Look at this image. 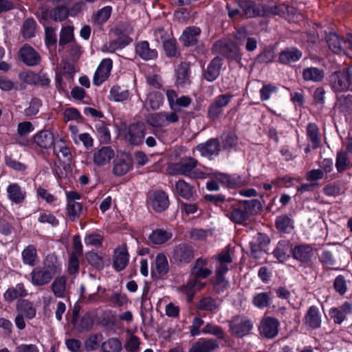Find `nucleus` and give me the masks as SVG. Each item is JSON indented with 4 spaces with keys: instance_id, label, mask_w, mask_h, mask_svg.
<instances>
[{
    "instance_id": "f03ea898",
    "label": "nucleus",
    "mask_w": 352,
    "mask_h": 352,
    "mask_svg": "<svg viewBox=\"0 0 352 352\" xmlns=\"http://www.w3.org/2000/svg\"><path fill=\"white\" fill-rule=\"evenodd\" d=\"M118 135L133 146H139L144 142L145 127L141 124H132L126 126L121 124L118 128Z\"/></svg>"
},
{
    "instance_id": "6e6d98bb",
    "label": "nucleus",
    "mask_w": 352,
    "mask_h": 352,
    "mask_svg": "<svg viewBox=\"0 0 352 352\" xmlns=\"http://www.w3.org/2000/svg\"><path fill=\"white\" fill-rule=\"evenodd\" d=\"M67 210L70 218H78L82 212V206L77 201H67Z\"/></svg>"
},
{
    "instance_id": "7ed1b4c3",
    "label": "nucleus",
    "mask_w": 352,
    "mask_h": 352,
    "mask_svg": "<svg viewBox=\"0 0 352 352\" xmlns=\"http://www.w3.org/2000/svg\"><path fill=\"white\" fill-rule=\"evenodd\" d=\"M228 322L230 333L237 338L249 334L253 328L252 321L244 316H235Z\"/></svg>"
},
{
    "instance_id": "ea45409f",
    "label": "nucleus",
    "mask_w": 352,
    "mask_h": 352,
    "mask_svg": "<svg viewBox=\"0 0 352 352\" xmlns=\"http://www.w3.org/2000/svg\"><path fill=\"white\" fill-rule=\"evenodd\" d=\"M307 135L312 148H318L321 141L318 127L314 123H309L307 126Z\"/></svg>"
},
{
    "instance_id": "ddd939ff",
    "label": "nucleus",
    "mask_w": 352,
    "mask_h": 352,
    "mask_svg": "<svg viewBox=\"0 0 352 352\" xmlns=\"http://www.w3.org/2000/svg\"><path fill=\"white\" fill-rule=\"evenodd\" d=\"M148 204L155 211L161 212L168 207V197L162 190L155 191L149 198Z\"/></svg>"
},
{
    "instance_id": "603ef678",
    "label": "nucleus",
    "mask_w": 352,
    "mask_h": 352,
    "mask_svg": "<svg viewBox=\"0 0 352 352\" xmlns=\"http://www.w3.org/2000/svg\"><path fill=\"white\" fill-rule=\"evenodd\" d=\"M129 45V41L125 39L124 41H120L118 38L114 41H111L108 43L102 45L101 51L104 53H113L116 50H122Z\"/></svg>"
},
{
    "instance_id": "338daca9",
    "label": "nucleus",
    "mask_w": 352,
    "mask_h": 352,
    "mask_svg": "<svg viewBox=\"0 0 352 352\" xmlns=\"http://www.w3.org/2000/svg\"><path fill=\"white\" fill-rule=\"evenodd\" d=\"M199 307L203 310L213 311L218 308V305L214 299L207 297L200 300Z\"/></svg>"
},
{
    "instance_id": "f257e3e1",
    "label": "nucleus",
    "mask_w": 352,
    "mask_h": 352,
    "mask_svg": "<svg viewBox=\"0 0 352 352\" xmlns=\"http://www.w3.org/2000/svg\"><path fill=\"white\" fill-rule=\"evenodd\" d=\"M197 161L192 157L182 159L180 162L170 165L169 173L174 175H183L193 178H206V174L196 169Z\"/></svg>"
},
{
    "instance_id": "f8f14e48",
    "label": "nucleus",
    "mask_w": 352,
    "mask_h": 352,
    "mask_svg": "<svg viewBox=\"0 0 352 352\" xmlns=\"http://www.w3.org/2000/svg\"><path fill=\"white\" fill-rule=\"evenodd\" d=\"M194 258V251L192 246L186 243H181L175 246L173 250V258L179 263H189Z\"/></svg>"
},
{
    "instance_id": "b1692460",
    "label": "nucleus",
    "mask_w": 352,
    "mask_h": 352,
    "mask_svg": "<svg viewBox=\"0 0 352 352\" xmlns=\"http://www.w3.org/2000/svg\"><path fill=\"white\" fill-rule=\"evenodd\" d=\"M33 139L34 143L43 148L51 147L56 141L54 134L48 130H42L36 133Z\"/></svg>"
},
{
    "instance_id": "c9c22d12",
    "label": "nucleus",
    "mask_w": 352,
    "mask_h": 352,
    "mask_svg": "<svg viewBox=\"0 0 352 352\" xmlns=\"http://www.w3.org/2000/svg\"><path fill=\"white\" fill-rule=\"evenodd\" d=\"M164 95L160 91L150 92L145 101V107H149L153 110L157 109L164 102Z\"/></svg>"
},
{
    "instance_id": "69168bd1",
    "label": "nucleus",
    "mask_w": 352,
    "mask_h": 352,
    "mask_svg": "<svg viewBox=\"0 0 352 352\" xmlns=\"http://www.w3.org/2000/svg\"><path fill=\"white\" fill-rule=\"evenodd\" d=\"M349 165L347 154L346 152H339L337 155L336 166L338 172L345 170Z\"/></svg>"
},
{
    "instance_id": "a878e982",
    "label": "nucleus",
    "mask_w": 352,
    "mask_h": 352,
    "mask_svg": "<svg viewBox=\"0 0 352 352\" xmlns=\"http://www.w3.org/2000/svg\"><path fill=\"white\" fill-rule=\"evenodd\" d=\"M166 96L171 109L176 107H187L191 103V99L188 96H182L178 98L177 93L172 89L166 91Z\"/></svg>"
},
{
    "instance_id": "423d86ee",
    "label": "nucleus",
    "mask_w": 352,
    "mask_h": 352,
    "mask_svg": "<svg viewBox=\"0 0 352 352\" xmlns=\"http://www.w3.org/2000/svg\"><path fill=\"white\" fill-rule=\"evenodd\" d=\"M129 262V254L126 244L116 248L112 255V265L116 272L124 270Z\"/></svg>"
},
{
    "instance_id": "6ab92c4d",
    "label": "nucleus",
    "mask_w": 352,
    "mask_h": 352,
    "mask_svg": "<svg viewBox=\"0 0 352 352\" xmlns=\"http://www.w3.org/2000/svg\"><path fill=\"white\" fill-rule=\"evenodd\" d=\"M321 322V315L319 309L316 306H311L305 315V324L310 329H315L320 327Z\"/></svg>"
},
{
    "instance_id": "72a5a7b5",
    "label": "nucleus",
    "mask_w": 352,
    "mask_h": 352,
    "mask_svg": "<svg viewBox=\"0 0 352 352\" xmlns=\"http://www.w3.org/2000/svg\"><path fill=\"white\" fill-rule=\"evenodd\" d=\"M23 263L29 266H34L38 261L36 249L33 245H29L21 252Z\"/></svg>"
},
{
    "instance_id": "4be33fe9",
    "label": "nucleus",
    "mask_w": 352,
    "mask_h": 352,
    "mask_svg": "<svg viewBox=\"0 0 352 352\" xmlns=\"http://www.w3.org/2000/svg\"><path fill=\"white\" fill-rule=\"evenodd\" d=\"M329 49L335 54H346V41L342 40L336 33H330L327 38Z\"/></svg>"
},
{
    "instance_id": "c03bdc74",
    "label": "nucleus",
    "mask_w": 352,
    "mask_h": 352,
    "mask_svg": "<svg viewBox=\"0 0 352 352\" xmlns=\"http://www.w3.org/2000/svg\"><path fill=\"white\" fill-rule=\"evenodd\" d=\"M204 283L197 280L195 278L188 281V283L182 287V291L185 293L188 298V301L191 300L196 290H200L204 287Z\"/></svg>"
},
{
    "instance_id": "de8ad7c7",
    "label": "nucleus",
    "mask_w": 352,
    "mask_h": 352,
    "mask_svg": "<svg viewBox=\"0 0 352 352\" xmlns=\"http://www.w3.org/2000/svg\"><path fill=\"white\" fill-rule=\"evenodd\" d=\"M122 348L121 341L116 338H109L103 342L101 345L102 352H119Z\"/></svg>"
},
{
    "instance_id": "cd10ccee",
    "label": "nucleus",
    "mask_w": 352,
    "mask_h": 352,
    "mask_svg": "<svg viewBox=\"0 0 352 352\" xmlns=\"http://www.w3.org/2000/svg\"><path fill=\"white\" fill-rule=\"evenodd\" d=\"M131 166V158L128 155H123L115 163L113 173L118 176L124 175L129 171Z\"/></svg>"
},
{
    "instance_id": "1a4fd4ad",
    "label": "nucleus",
    "mask_w": 352,
    "mask_h": 352,
    "mask_svg": "<svg viewBox=\"0 0 352 352\" xmlns=\"http://www.w3.org/2000/svg\"><path fill=\"white\" fill-rule=\"evenodd\" d=\"M329 82L333 91L337 93L346 91L350 88L344 71L332 73L329 76Z\"/></svg>"
},
{
    "instance_id": "13d9d810",
    "label": "nucleus",
    "mask_w": 352,
    "mask_h": 352,
    "mask_svg": "<svg viewBox=\"0 0 352 352\" xmlns=\"http://www.w3.org/2000/svg\"><path fill=\"white\" fill-rule=\"evenodd\" d=\"M86 258L88 263L98 269H102L104 263L102 257L96 252H89L86 254Z\"/></svg>"
},
{
    "instance_id": "9d476101",
    "label": "nucleus",
    "mask_w": 352,
    "mask_h": 352,
    "mask_svg": "<svg viewBox=\"0 0 352 352\" xmlns=\"http://www.w3.org/2000/svg\"><path fill=\"white\" fill-rule=\"evenodd\" d=\"M212 177L214 180L227 185L228 188H233L245 186L248 182L239 175H229L218 172L213 173Z\"/></svg>"
},
{
    "instance_id": "f704fd0d",
    "label": "nucleus",
    "mask_w": 352,
    "mask_h": 352,
    "mask_svg": "<svg viewBox=\"0 0 352 352\" xmlns=\"http://www.w3.org/2000/svg\"><path fill=\"white\" fill-rule=\"evenodd\" d=\"M324 71L314 67H307L302 72L303 79L306 81L320 82L324 78Z\"/></svg>"
},
{
    "instance_id": "393cba45",
    "label": "nucleus",
    "mask_w": 352,
    "mask_h": 352,
    "mask_svg": "<svg viewBox=\"0 0 352 352\" xmlns=\"http://www.w3.org/2000/svg\"><path fill=\"white\" fill-rule=\"evenodd\" d=\"M218 347L217 342L213 339H199L192 345L188 352H212Z\"/></svg>"
},
{
    "instance_id": "bf43d9fd",
    "label": "nucleus",
    "mask_w": 352,
    "mask_h": 352,
    "mask_svg": "<svg viewBox=\"0 0 352 352\" xmlns=\"http://www.w3.org/2000/svg\"><path fill=\"white\" fill-rule=\"evenodd\" d=\"M36 22L31 19H27L23 25V34L25 38L34 36L36 32Z\"/></svg>"
},
{
    "instance_id": "20e7f679",
    "label": "nucleus",
    "mask_w": 352,
    "mask_h": 352,
    "mask_svg": "<svg viewBox=\"0 0 352 352\" xmlns=\"http://www.w3.org/2000/svg\"><path fill=\"white\" fill-rule=\"evenodd\" d=\"M56 265L46 267H37L30 273L31 282L34 285L41 286L47 284L56 273Z\"/></svg>"
},
{
    "instance_id": "052dcab7",
    "label": "nucleus",
    "mask_w": 352,
    "mask_h": 352,
    "mask_svg": "<svg viewBox=\"0 0 352 352\" xmlns=\"http://www.w3.org/2000/svg\"><path fill=\"white\" fill-rule=\"evenodd\" d=\"M96 129L101 142H108L111 139L110 132L107 126L102 122L96 125Z\"/></svg>"
},
{
    "instance_id": "0eeeda50",
    "label": "nucleus",
    "mask_w": 352,
    "mask_h": 352,
    "mask_svg": "<svg viewBox=\"0 0 352 352\" xmlns=\"http://www.w3.org/2000/svg\"><path fill=\"white\" fill-rule=\"evenodd\" d=\"M113 68V60L109 58H103L99 63L93 77V83L100 86L109 77Z\"/></svg>"
},
{
    "instance_id": "37998d69",
    "label": "nucleus",
    "mask_w": 352,
    "mask_h": 352,
    "mask_svg": "<svg viewBox=\"0 0 352 352\" xmlns=\"http://www.w3.org/2000/svg\"><path fill=\"white\" fill-rule=\"evenodd\" d=\"M175 189L177 194L185 199H190L193 197L192 187L184 180H179L175 184Z\"/></svg>"
},
{
    "instance_id": "473e14b6",
    "label": "nucleus",
    "mask_w": 352,
    "mask_h": 352,
    "mask_svg": "<svg viewBox=\"0 0 352 352\" xmlns=\"http://www.w3.org/2000/svg\"><path fill=\"white\" fill-rule=\"evenodd\" d=\"M221 65V59L219 57L214 58L205 72L206 79L208 81L214 80L219 75Z\"/></svg>"
},
{
    "instance_id": "412c9836",
    "label": "nucleus",
    "mask_w": 352,
    "mask_h": 352,
    "mask_svg": "<svg viewBox=\"0 0 352 352\" xmlns=\"http://www.w3.org/2000/svg\"><path fill=\"white\" fill-rule=\"evenodd\" d=\"M201 156L210 157L216 155L220 151V145L217 139H210L204 144H200L196 147Z\"/></svg>"
},
{
    "instance_id": "3c124183",
    "label": "nucleus",
    "mask_w": 352,
    "mask_h": 352,
    "mask_svg": "<svg viewBox=\"0 0 352 352\" xmlns=\"http://www.w3.org/2000/svg\"><path fill=\"white\" fill-rule=\"evenodd\" d=\"M155 267L159 274L164 275L168 273L169 270L168 263L164 253L157 254L155 260Z\"/></svg>"
},
{
    "instance_id": "aec40b11",
    "label": "nucleus",
    "mask_w": 352,
    "mask_h": 352,
    "mask_svg": "<svg viewBox=\"0 0 352 352\" xmlns=\"http://www.w3.org/2000/svg\"><path fill=\"white\" fill-rule=\"evenodd\" d=\"M6 192L9 200L14 204H20L25 200V191L16 183L9 184L6 188Z\"/></svg>"
},
{
    "instance_id": "39448f33",
    "label": "nucleus",
    "mask_w": 352,
    "mask_h": 352,
    "mask_svg": "<svg viewBox=\"0 0 352 352\" xmlns=\"http://www.w3.org/2000/svg\"><path fill=\"white\" fill-rule=\"evenodd\" d=\"M270 239L267 235L263 233H257L250 242V254L255 258H261L267 251Z\"/></svg>"
},
{
    "instance_id": "2f4dec72",
    "label": "nucleus",
    "mask_w": 352,
    "mask_h": 352,
    "mask_svg": "<svg viewBox=\"0 0 352 352\" xmlns=\"http://www.w3.org/2000/svg\"><path fill=\"white\" fill-rule=\"evenodd\" d=\"M54 153L59 158L70 161L72 154L66 143L61 138L56 140L54 144Z\"/></svg>"
},
{
    "instance_id": "0e129e2a",
    "label": "nucleus",
    "mask_w": 352,
    "mask_h": 352,
    "mask_svg": "<svg viewBox=\"0 0 352 352\" xmlns=\"http://www.w3.org/2000/svg\"><path fill=\"white\" fill-rule=\"evenodd\" d=\"M34 126L31 122H21L17 125V133L19 136H26L34 131Z\"/></svg>"
},
{
    "instance_id": "a211bd4d",
    "label": "nucleus",
    "mask_w": 352,
    "mask_h": 352,
    "mask_svg": "<svg viewBox=\"0 0 352 352\" xmlns=\"http://www.w3.org/2000/svg\"><path fill=\"white\" fill-rule=\"evenodd\" d=\"M20 59L27 65L34 66L40 63L38 54L30 46L24 45L19 52Z\"/></svg>"
},
{
    "instance_id": "4468645a",
    "label": "nucleus",
    "mask_w": 352,
    "mask_h": 352,
    "mask_svg": "<svg viewBox=\"0 0 352 352\" xmlns=\"http://www.w3.org/2000/svg\"><path fill=\"white\" fill-rule=\"evenodd\" d=\"M329 314L334 323L340 324L346 319V316L352 314V304L344 302L339 307L331 308Z\"/></svg>"
},
{
    "instance_id": "09e8293b",
    "label": "nucleus",
    "mask_w": 352,
    "mask_h": 352,
    "mask_svg": "<svg viewBox=\"0 0 352 352\" xmlns=\"http://www.w3.org/2000/svg\"><path fill=\"white\" fill-rule=\"evenodd\" d=\"M239 7L241 11V15L247 18L253 17L258 14L255 8V3L251 1H241Z\"/></svg>"
},
{
    "instance_id": "4c0bfd02",
    "label": "nucleus",
    "mask_w": 352,
    "mask_h": 352,
    "mask_svg": "<svg viewBox=\"0 0 352 352\" xmlns=\"http://www.w3.org/2000/svg\"><path fill=\"white\" fill-rule=\"evenodd\" d=\"M302 57V53L296 48L287 49L280 54L279 60L283 64L296 62Z\"/></svg>"
},
{
    "instance_id": "bb28decb",
    "label": "nucleus",
    "mask_w": 352,
    "mask_h": 352,
    "mask_svg": "<svg viewBox=\"0 0 352 352\" xmlns=\"http://www.w3.org/2000/svg\"><path fill=\"white\" fill-rule=\"evenodd\" d=\"M208 260L204 258H199L192 269V274L196 278H206L212 274V270L206 267Z\"/></svg>"
},
{
    "instance_id": "a19ab883",
    "label": "nucleus",
    "mask_w": 352,
    "mask_h": 352,
    "mask_svg": "<svg viewBox=\"0 0 352 352\" xmlns=\"http://www.w3.org/2000/svg\"><path fill=\"white\" fill-rule=\"evenodd\" d=\"M173 234L171 232L157 229L152 232L149 239L152 243L161 245L170 240Z\"/></svg>"
},
{
    "instance_id": "6e6552de",
    "label": "nucleus",
    "mask_w": 352,
    "mask_h": 352,
    "mask_svg": "<svg viewBox=\"0 0 352 352\" xmlns=\"http://www.w3.org/2000/svg\"><path fill=\"white\" fill-rule=\"evenodd\" d=\"M72 0H52V3L57 6L51 12L42 11V18L50 17L54 21H63L68 14L67 4Z\"/></svg>"
},
{
    "instance_id": "e2e57ef3",
    "label": "nucleus",
    "mask_w": 352,
    "mask_h": 352,
    "mask_svg": "<svg viewBox=\"0 0 352 352\" xmlns=\"http://www.w3.org/2000/svg\"><path fill=\"white\" fill-rule=\"evenodd\" d=\"M41 101L37 98H33L29 106L24 110L25 115L26 116H32L36 115L41 107Z\"/></svg>"
},
{
    "instance_id": "58836bf2",
    "label": "nucleus",
    "mask_w": 352,
    "mask_h": 352,
    "mask_svg": "<svg viewBox=\"0 0 352 352\" xmlns=\"http://www.w3.org/2000/svg\"><path fill=\"white\" fill-rule=\"evenodd\" d=\"M236 38L237 41V44L242 45L245 41V49L248 51H253L257 47V41L254 38L248 37L247 34L245 30H240L237 31L236 34Z\"/></svg>"
},
{
    "instance_id": "c85d7f7f",
    "label": "nucleus",
    "mask_w": 352,
    "mask_h": 352,
    "mask_svg": "<svg viewBox=\"0 0 352 352\" xmlns=\"http://www.w3.org/2000/svg\"><path fill=\"white\" fill-rule=\"evenodd\" d=\"M27 295V291L23 283H18L14 287H9L3 294V298L6 302H11L20 297Z\"/></svg>"
},
{
    "instance_id": "a18cd8bd",
    "label": "nucleus",
    "mask_w": 352,
    "mask_h": 352,
    "mask_svg": "<svg viewBox=\"0 0 352 352\" xmlns=\"http://www.w3.org/2000/svg\"><path fill=\"white\" fill-rule=\"evenodd\" d=\"M253 305L259 309H263L270 305L272 302V294L269 292H260L254 296Z\"/></svg>"
},
{
    "instance_id": "c756f323",
    "label": "nucleus",
    "mask_w": 352,
    "mask_h": 352,
    "mask_svg": "<svg viewBox=\"0 0 352 352\" xmlns=\"http://www.w3.org/2000/svg\"><path fill=\"white\" fill-rule=\"evenodd\" d=\"M136 54L142 59L148 60L154 59L157 56V52L154 49H151L147 41H141L136 45Z\"/></svg>"
},
{
    "instance_id": "f3484780",
    "label": "nucleus",
    "mask_w": 352,
    "mask_h": 352,
    "mask_svg": "<svg viewBox=\"0 0 352 352\" xmlns=\"http://www.w3.org/2000/svg\"><path fill=\"white\" fill-rule=\"evenodd\" d=\"M278 321L271 317L264 318L260 325L261 333L267 338H274L278 332Z\"/></svg>"
},
{
    "instance_id": "864d4df0",
    "label": "nucleus",
    "mask_w": 352,
    "mask_h": 352,
    "mask_svg": "<svg viewBox=\"0 0 352 352\" xmlns=\"http://www.w3.org/2000/svg\"><path fill=\"white\" fill-rule=\"evenodd\" d=\"M66 278L64 276L56 278L52 285V292L58 298H63L66 290Z\"/></svg>"
},
{
    "instance_id": "680f3d73",
    "label": "nucleus",
    "mask_w": 352,
    "mask_h": 352,
    "mask_svg": "<svg viewBox=\"0 0 352 352\" xmlns=\"http://www.w3.org/2000/svg\"><path fill=\"white\" fill-rule=\"evenodd\" d=\"M335 290L340 295H344L347 292V283L345 278L342 275L338 276L333 283Z\"/></svg>"
},
{
    "instance_id": "2eb2a0df",
    "label": "nucleus",
    "mask_w": 352,
    "mask_h": 352,
    "mask_svg": "<svg viewBox=\"0 0 352 352\" xmlns=\"http://www.w3.org/2000/svg\"><path fill=\"white\" fill-rule=\"evenodd\" d=\"M293 256L301 263H309L314 254V248L310 244H300L292 249Z\"/></svg>"
},
{
    "instance_id": "4d7b16f0",
    "label": "nucleus",
    "mask_w": 352,
    "mask_h": 352,
    "mask_svg": "<svg viewBox=\"0 0 352 352\" xmlns=\"http://www.w3.org/2000/svg\"><path fill=\"white\" fill-rule=\"evenodd\" d=\"M74 38V28L70 25L63 27L60 34L59 43L65 45L71 42Z\"/></svg>"
},
{
    "instance_id": "774afa93",
    "label": "nucleus",
    "mask_w": 352,
    "mask_h": 352,
    "mask_svg": "<svg viewBox=\"0 0 352 352\" xmlns=\"http://www.w3.org/2000/svg\"><path fill=\"white\" fill-rule=\"evenodd\" d=\"M36 195L40 199L45 201L50 204H55V202L57 201V199L54 195L42 187H38L36 189Z\"/></svg>"
},
{
    "instance_id": "5fc2aeb1",
    "label": "nucleus",
    "mask_w": 352,
    "mask_h": 352,
    "mask_svg": "<svg viewBox=\"0 0 352 352\" xmlns=\"http://www.w3.org/2000/svg\"><path fill=\"white\" fill-rule=\"evenodd\" d=\"M74 328L78 332L89 330L93 325V320L89 315H85L80 321L73 320Z\"/></svg>"
},
{
    "instance_id": "dca6fc26",
    "label": "nucleus",
    "mask_w": 352,
    "mask_h": 352,
    "mask_svg": "<svg viewBox=\"0 0 352 352\" xmlns=\"http://www.w3.org/2000/svg\"><path fill=\"white\" fill-rule=\"evenodd\" d=\"M232 98L230 94H222L215 98L208 109V115L210 118H217L222 112L223 108L228 104Z\"/></svg>"
},
{
    "instance_id": "9b49d317",
    "label": "nucleus",
    "mask_w": 352,
    "mask_h": 352,
    "mask_svg": "<svg viewBox=\"0 0 352 352\" xmlns=\"http://www.w3.org/2000/svg\"><path fill=\"white\" fill-rule=\"evenodd\" d=\"M114 157V150L111 146H106L101 147L94 152L93 160L97 166H105L110 164Z\"/></svg>"
},
{
    "instance_id": "49530a36",
    "label": "nucleus",
    "mask_w": 352,
    "mask_h": 352,
    "mask_svg": "<svg viewBox=\"0 0 352 352\" xmlns=\"http://www.w3.org/2000/svg\"><path fill=\"white\" fill-rule=\"evenodd\" d=\"M109 98L115 102H124L130 98V93L118 86H113L110 90Z\"/></svg>"
},
{
    "instance_id": "e433bc0d",
    "label": "nucleus",
    "mask_w": 352,
    "mask_h": 352,
    "mask_svg": "<svg viewBox=\"0 0 352 352\" xmlns=\"http://www.w3.org/2000/svg\"><path fill=\"white\" fill-rule=\"evenodd\" d=\"M189 83V67L184 63L176 70V84L177 86L185 87Z\"/></svg>"
},
{
    "instance_id": "5701e85b",
    "label": "nucleus",
    "mask_w": 352,
    "mask_h": 352,
    "mask_svg": "<svg viewBox=\"0 0 352 352\" xmlns=\"http://www.w3.org/2000/svg\"><path fill=\"white\" fill-rule=\"evenodd\" d=\"M290 250H292L290 241L280 240L278 242L272 254L279 262L283 263L289 259Z\"/></svg>"
},
{
    "instance_id": "7c9ffc66",
    "label": "nucleus",
    "mask_w": 352,
    "mask_h": 352,
    "mask_svg": "<svg viewBox=\"0 0 352 352\" xmlns=\"http://www.w3.org/2000/svg\"><path fill=\"white\" fill-rule=\"evenodd\" d=\"M201 30L197 27L187 28L180 37L181 41L186 46L195 45L198 39Z\"/></svg>"
},
{
    "instance_id": "8fccbe9b",
    "label": "nucleus",
    "mask_w": 352,
    "mask_h": 352,
    "mask_svg": "<svg viewBox=\"0 0 352 352\" xmlns=\"http://www.w3.org/2000/svg\"><path fill=\"white\" fill-rule=\"evenodd\" d=\"M204 334H211L217 338L225 340L227 336L223 329L212 323H207L201 330Z\"/></svg>"
},
{
    "instance_id": "79ce46f5",
    "label": "nucleus",
    "mask_w": 352,
    "mask_h": 352,
    "mask_svg": "<svg viewBox=\"0 0 352 352\" xmlns=\"http://www.w3.org/2000/svg\"><path fill=\"white\" fill-rule=\"evenodd\" d=\"M16 310L19 314L25 315L28 318H33L36 315V309L32 302L26 300H21L17 302Z\"/></svg>"
}]
</instances>
